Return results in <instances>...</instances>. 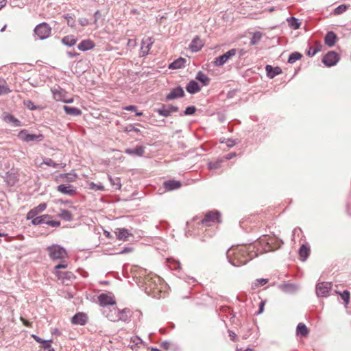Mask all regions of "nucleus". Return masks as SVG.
I'll list each match as a JSON object with an SVG mask.
<instances>
[{
	"label": "nucleus",
	"mask_w": 351,
	"mask_h": 351,
	"mask_svg": "<svg viewBox=\"0 0 351 351\" xmlns=\"http://www.w3.org/2000/svg\"><path fill=\"white\" fill-rule=\"evenodd\" d=\"M222 160H217L214 162H210L208 163V169L210 170H216L221 167Z\"/></svg>",
	"instance_id": "47"
},
{
	"label": "nucleus",
	"mask_w": 351,
	"mask_h": 351,
	"mask_svg": "<svg viewBox=\"0 0 351 351\" xmlns=\"http://www.w3.org/2000/svg\"><path fill=\"white\" fill-rule=\"evenodd\" d=\"M204 46V42L199 36H195L189 45V49L192 52H197Z\"/></svg>",
	"instance_id": "14"
},
{
	"label": "nucleus",
	"mask_w": 351,
	"mask_h": 351,
	"mask_svg": "<svg viewBox=\"0 0 351 351\" xmlns=\"http://www.w3.org/2000/svg\"><path fill=\"white\" fill-rule=\"evenodd\" d=\"M133 248L130 247H124L119 254H127L132 252Z\"/></svg>",
	"instance_id": "62"
},
{
	"label": "nucleus",
	"mask_w": 351,
	"mask_h": 351,
	"mask_svg": "<svg viewBox=\"0 0 351 351\" xmlns=\"http://www.w3.org/2000/svg\"><path fill=\"white\" fill-rule=\"evenodd\" d=\"M167 262L169 263V267L171 269L174 270H180V263L176 260H174L173 258H167Z\"/></svg>",
	"instance_id": "42"
},
{
	"label": "nucleus",
	"mask_w": 351,
	"mask_h": 351,
	"mask_svg": "<svg viewBox=\"0 0 351 351\" xmlns=\"http://www.w3.org/2000/svg\"><path fill=\"white\" fill-rule=\"evenodd\" d=\"M178 108L172 105L162 104L160 108L156 110L157 112L162 117H167L171 115L172 112H177Z\"/></svg>",
	"instance_id": "10"
},
{
	"label": "nucleus",
	"mask_w": 351,
	"mask_h": 351,
	"mask_svg": "<svg viewBox=\"0 0 351 351\" xmlns=\"http://www.w3.org/2000/svg\"><path fill=\"white\" fill-rule=\"evenodd\" d=\"M130 318V311L128 308H124L120 311L118 308V321H123L125 322H129Z\"/></svg>",
	"instance_id": "25"
},
{
	"label": "nucleus",
	"mask_w": 351,
	"mask_h": 351,
	"mask_svg": "<svg viewBox=\"0 0 351 351\" xmlns=\"http://www.w3.org/2000/svg\"><path fill=\"white\" fill-rule=\"evenodd\" d=\"M125 153L129 155H136L138 156H143L145 153V147L137 146L134 149H127Z\"/></svg>",
	"instance_id": "26"
},
{
	"label": "nucleus",
	"mask_w": 351,
	"mask_h": 351,
	"mask_svg": "<svg viewBox=\"0 0 351 351\" xmlns=\"http://www.w3.org/2000/svg\"><path fill=\"white\" fill-rule=\"evenodd\" d=\"M348 9V6L346 5L342 4L337 7L334 10V14L336 15L341 14L345 12Z\"/></svg>",
	"instance_id": "48"
},
{
	"label": "nucleus",
	"mask_w": 351,
	"mask_h": 351,
	"mask_svg": "<svg viewBox=\"0 0 351 351\" xmlns=\"http://www.w3.org/2000/svg\"><path fill=\"white\" fill-rule=\"evenodd\" d=\"M219 221L220 213L218 211H210L207 213L205 215V217L201 221L202 223L206 225V226H211V223L213 222Z\"/></svg>",
	"instance_id": "7"
},
{
	"label": "nucleus",
	"mask_w": 351,
	"mask_h": 351,
	"mask_svg": "<svg viewBox=\"0 0 351 351\" xmlns=\"http://www.w3.org/2000/svg\"><path fill=\"white\" fill-rule=\"evenodd\" d=\"M51 216L49 215H43L39 217H34V218H32V223L33 225H40L43 223H45V221L47 219H50Z\"/></svg>",
	"instance_id": "34"
},
{
	"label": "nucleus",
	"mask_w": 351,
	"mask_h": 351,
	"mask_svg": "<svg viewBox=\"0 0 351 351\" xmlns=\"http://www.w3.org/2000/svg\"><path fill=\"white\" fill-rule=\"evenodd\" d=\"M280 289L285 293H293L298 289L297 286L294 284L286 283L279 286Z\"/></svg>",
	"instance_id": "35"
},
{
	"label": "nucleus",
	"mask_w": 351,
	"mask_h": 351,
	"mask_svg": "<svg viewBox=\"0 0 351 351\" xmlns=\"http://www.w3.org/2000/svg\"><path fill=\"white\" fill-rule=\"evenodd\" d=\"M125 131H127V132H135L136 133H140L141 132V130L138 128L134 127L132 125H130L127 126L125 128Z\"/></svg>",
	"instance_id": "59"
},
{
	"label": "nucleus",
	"mask_w": 351,
	"mask_h": 351,
	"mask_svg": "<svg viewBox=\"0 0 351 351\" xmlns=\"http://www.w3.org/2000/svg\"><path fill=\"white\" fill-rule=\"evenodd\" d=\"M108 180L110 184L114 187L115 189H121V183L119 178H112L111 176H108Z\"/></svg>",
	"instance_id": "41"
},
{
	"label": "nucleus",
	"mask_w": 351,
	"mask_h": 351,
	"mask_svg": "<svg viewBox=\"0 0 351 351\" xmlns=\"http://www.w3.org/2000/svg\"><path fill=\"white\" fill-rule=\"evenodd\" d=\"M51 27L46 23H42L34 28V33L40 40L47 38L51 34Z\"/></svg>",
	"instance_id": "3"
},
{
	"label": "nucleus",
	"mask_w": 351,
	"mask_h": 351,
	"mask_svg": "<svg viewBox=\"0 0 351 351\" xmlns=\"http://www.w3.org/2000/svg\"><path fill=\"white\" fill-rule=\"evenodd\" d=\"M184 96V91L181 86H177L173 88L169 94L166 96L167 101H171L175 99L183 97Z\"/></svg>",
	"instance_id": "12"
},
{
	"label": "nucleus",
	"mask_w": 351,
	"mask_h": 351,
	"mask_svg": "<svg viewBox=\"0 0 351 351\" xmlns=\"http://www.w3.org/2000/svg\"><path fill=\"white\" fill-rule=\"evenodd\" d=\"M79 23L82 25V26H87L88 24H89V21L88 20V19L86 18H80L79 19Z\"/></svg>",
	"instance_id": "61"
},
{
	"label": "nucleus",
	"mask_w": 351,
	"mask_h": 351,
	"mask_svg": "<svg viewBox=\"0 0 351 351\" xmlns=\"http://www.w3.org/2000/svg\"><path fill=\"white\" fill-rule=\"evenodd\" d=\"M339 60V56L334 51L328 52L323 58L322 62L327 66H335Z\"/></svg>",
	"instance_id": "6"
},
{
	"label": "nucleus",
	"mask_w": 351,
	"mask_h": 351,
	"mask_svg": "<svg viewBox=\"0 0 351 351\" xmlns=\"http://www.w3.org/2000/svg\"><path fill=\"white\" fill-rule=\"evenodd\" d=\"M47 208L46 203H41L38 206L31 209L27 214V219L29 220L32 218L37 216L39 213L44 211Z\"/></svg>",
	"instance_id": "13"
},
{
	"label": "nucleus",
	"mask_w": 351,
	"mask_h": 351,
	"mask_svg": "<svg viewBox=\"0 0 351 351\" xmlns=\"http://www.w3.org/2000/svg\"><path fill=\"white\" fill-rule=\"evenodd\" d=\"M256 256L257 254L253 252L248 253L245 247L230 249L227 252V258L229 263L235 267L246 264Z\"/></svg>",
	"instance_id": "1"
},
{
	"label": "nucleus",
	"mask_w": 351,
	"mask_h": 351,
	"mask_svg": "<svg viewBox=\"0 0 351 351\" xmlns=\"http://www.w3.org/2000/svg\"><path fill=\"white\" fill-rule=\"evenodd\" d=\"M261 242H265L266 243V245H265V247L263 249L264 252H269V251L272 250V247L269 245V243L268 242L267 237H265L264 239H261Z\"/></svg>",
	"instance_id": "57"
},
{
	"label": "nucleus",
	"mask_w": 351,
	"mask_h": 351,
	"mask_svg": "<svg viewBox=\"0 0 351 351\" xmlns=\"http://www.w3.org/2000/svg\"><path fill=\"white\" fill-rule=\"evenodd\" d=\"M322 49V45H318L315 48L313 49L310 47L309 50L307 52V55L309 56H315L317 52H319Z\"/></svg>",
	"instance_id": "51"
},
{
	"label": "nucleus",
	"mask_w": 351,
	"mask_h": 351,
	"mask_svg": "<svg viewBox=\"0 0 351 351\" xmlns=\"http://www.w3.org/2000/svg\"><path fill=\"white\" fill-rule=\"evenodd\" d=\"M124 110L128 111H136V106L134 105L127 106L123 108Z\"/></svg>",
	"instance_id": "63"
},
{
	"label": "nucleus",
	"mask_w": 351,
	"mask_h": 351,
	"mask_svg": "<svg viewBox=\"0 0 351 351\" xmlns=\"http://www.w3.org/2000/svg\"><path fill=\"white\" fill-rule=\"evenodd\" d=\"M99 304L101 306H106L108 305H114L116 302L114 298L108 293H101L98 296Z\"/></svg>",
	"instance_id": "9"
},
{
	"label": "nucleus",
	"mask_w": 351,
	"mask_h": 351,
	"mask_svg": "<svg viewBox=\"0 0 351 351\" xmlns=\"http://www.w3.org/2000/svg\"><path fill=\"white\" fill-rule=\"evenodd\" d=\"M50 258L53 261L63 260L67 257L66 250L59 245H52L47 248Z\"/></svg>",
	"instance_id": "2"
},
{
	"label": "nucleus",
	"mask_w": 351,
	"mask_h": 351,
	"mask_svg": "<svg viewBox=\"0 0 351 351\" xmlns=\"http://www.w3.org/2000/svg\"><path fill=\"white\" fill-rule=\"evenodd\" d=\"M63 109L66 114L72 116H79L82 114L80 109L76 107H71L68 106H64Z\"/></svg>",
	"instance_id": "30"
},
{
	"label": "nucleus",
	"mask_w": 351,
	"mask_h": 351,
	"mask_svg": "<svg viewBox=\"0 0 351 351\" xmlns=\"http://www.w3.org/2000/svg\"><path fill=\"white\" fill-rule=\"evenodd\" d=\"M18 138L25 142L29 143L32 141L40 142L43 140V134H29L27 130H22L18 134Z\"/></svg>",
	"instance_id": "4"
},
{
	"label": "nucleus",
	"mask_w": 351,
	"mask_h": 351,
	"mask_svg": "<svg viewBox=\"0 0 351 351\" xmlns=\"http://www.w3.org/2000/svg\"><path fill=\"white\" fill-rule=\"evenodd\" d=\"M265 70L267 71V76L270 78H274L275 76L279 75L282 72V70L280 67H273L271 65H267Z\"/></svg>",
	"instance_id": "20"
},
{
	"label": "nucleus",
	"mask_w": 351,
	"mask_h": 351,
	"mask_svg": "<svg viewBox=\"0 0 351 351\" xmlns=\"http://www.w3.org/2000/svg\"><path fill=\"white\" fill-rule=\"evenodd\" d=\"M196 80L199 81L204 86L208 85L210 82V78L202 71L197 73Z\"/></svg>",
	"instance_id": "38"
},
{
	"label": "nucleus",
	"mask_w": 351,
	"mask_h": 351,
	"mask_svg": "<svg viewBox=\"0 0 351 351\" xmlns=\"http://www.w3.org/2000/svg\"><path fill=\"white\" fill-rule=\"evenodd\" d=\"M299 255L302 261H305L309 255L310 249L305 245H302L299 249Z\"/></svg>",
	"instance_id": "37"
},
{
	"label": "nucleus",
	"mask_w": 351,
	"mask_h": 351,
	"mask_svg": "<svg viewBox=\"0 0 351 351\" xmlns=\"http://www.w3.org/2000/svg\"><path fill=\"white\" fill-rule=\"evenodd\" d=\"M42 164H45V165H46L47 166L52 167L53 168H64L66 166L65 164L56 163L52 159H51L49 158H45L43 160Z\"/></svg>",
	"instance_id": "36"
},
{
	"label": "nucleus",
	"mask_w": 351,
	"mask_h": 351,
	"mask_svg": "<svg viewBox=\"0 0 351 351\" xmlns=\"http://www.w3.org/2000/svg\"><path fill=\"white\" fill-rule=\"evenodd\" d=\"M106 313V317L112 322H118V308L117 307H113L112 309L109 310L108 313L106 311H104Z\"/></svg>",
	"instance_id": "28"
},
{
	"label": "nucleus",
	"mask_w": 351,
	"mask_h": 351,
	"mask_svg": "<svg viewBox=\"0 0 351 351\" xmlns=\"http://www.w3.org/2000/svg\"><path fill=\"white\" fill-rule=\"evenodd\" d=\"M196 111V108L193 106L187 107L184 110V114L191 115L193 114Z\"/></svg>",
	"instance_id": "56"
},
{
	"label": "nucleus",
	"mask_w": 351,
	"mask_h": 351,
	"mask_svg": "<svg viewBox=\"0 0 351 351\" xmlns=\"http://www.w3.org/2000/svg\"><path fill=\"white\" fill-rule=\"evenodd\" d=\"M60 178H62L63 181L66 182H75L77 179V175L75 173H64L60 175Z\"/></svg>",
	"instance_id": "40"
},
{
	"label": "nucleus",
	"mask_w": 351,
	"mask_h": 351,
	"mask_svg": "<svg viewBox=\"0 0 351 351\" xmlns=\"http://www.w3.org/2000/svg\"><path fill=\"white\" fill-rule=\"evenodd\" d=\"M94 47V44L90 40H83L77 45V49L80 51H85Z\"/></svg>",
	"instance_id": "23"
},
{
	"label": "nucleus",
	"mask_w": 351,
	"mask_h": 351,
	"mask_svg": "<svg viewBox=\"0 0 351 351\" xmlns=\"http://www.w3.org/2000/svg\"><path fill=\"white\" fill-rule=\"evenodd\" d=\"M45 224L52 227H58L60 225V222L59 221L50 220L49 219H47L45 221Z\"/></svg>",
	"instance_id": "54"
},
{
	"label": "nucleus",
	"mask_w": 351,
	"mask_h": 351,
	"mask_svg": "<svg viewBox=\"0 0 351 351\" xmlns=\"http://www.w3.org/2000/svg\"><path fill=\"white\" fill-rule=\"evenodd\" d=\"M186 62V59H184L183 58H179L176 59V60H174L173 62H171L169 64V68L171 69H180L184 66Z\"/></svg>",
	"instance_id": "29"
},
{
	"label": "nucleus",
	"mask_w": 351,
	"mask_h": 351,
	"mask_svg": "<svg viewBox=\"0 0 351 351\" xmlns=\"http://www.w3.org/2000/svg\"><path fill=\"white\" fill-rule=\"evenodd\" d=\"M163 186L166 191H169L179 189L182 186V184L180 181L170 180L165 182Z\"/></svg>",
	"instance_id": "17"
},
{
	"label": "nucleus",
	"mask_w": 351,
	"mask_h": 351,
	"mask_svg": "<svg viewBox=\"0 0 351 351\" xmlns=\"http://www.w3.org/2000/svg\"><path fill=\"white\" fill-rule=\"evenodd\" d=\"M3 120L8 123H12L15 127L22 126L21 122L13 115L8 114L3 117Z\"/></svg>",
	"instance_id": "27"
},
{
	"label": "nucleus",
	"mask_w": 351,
	"mask_h": 351,
	"mask_svg": "<svg viewBox=\"0 0 351 351\" xmlns=\"http://www.w3.org/2000/svg\"><path fill=\"white\" fill-rule=\"evenodd\" d=\"M87 316L84 313H76L71 319V322L73 324L84 326L87 322Z\"/></svg>",
	"instance_id": "15"
},
{
	"label": "nucleus",
	"mask_w": 351,
	"mask_h": 351,
	"mask_svg": "<svg viewBox=\"0 0 351 351\" xmlns=\"http://www.w3.org/2000/svg\"><path fill=\"white\" fill-rule=\"evenodd\" d=\"M115 233L119 240L123 241H126L130 236H132V234L126 228H118Z\"/></svg>",
	"instance_id": "22"
},
{
	"label": "nucleus",
	"mask_w": 351,
	"mask_h": 351,
	"mask_svg": "<svg viewBox=\"0 0 351 351\" xmlns=\"http://www.w3.org/2000/svg\"><path fill=\"white\" fill-rule=\"evenodd\" d=\"M237 50L236 49H232L228 51L223 55L217 57L215 59L214 64L216 66H223L226 62L228 61L232 57L234 56L237 53Z\"/></svg>",
	"instance_id": "5"
},
{
	"label": "nucleus",
	"mask_w": 351,
	"mask_h": 351,
	"mask_svg": "<svg viewBox=\"0 0 351 351\" xmlns=\"http://www.w3.org/2000/svg\"><path fill=\"white\" fill-rule=\"evenodd\" d=\"M53 274L58 278V279L62 280L63 282L69 280L73 278V274L71 271H53Z\"/></svg>",
	"instance_id": "21"
},
{
	"label": "nucleus",
	"mask_w": 351,
	"mask_h": 351,
	"mask_svg": "<svg viewBox=\"0 0 351 351\" xmlns=\"http://www.w3.org/2000/svg\"><path fill=\"white\" fill-rule=\"evenodd\" d=\"M263 37V33L261 32H256L253 33L252 37L250 40V44L252 45H255L259 43Z\"/></svg>",
	"instance_id": "39"
},
{
	"label": "nucleus",
	"mask_w": 351,
	"mask_h": 351,
	"mask_svg": "<svg viewBox=\"0 0 351 351\" xmlns=\"http://www.w3.org/2000/svg\"><path fill=\"white\" fill-rule=\"evenodd\" d=\"M51 92L53 93V99L56 101H62L63 99H64V98L66 97V94H65V92L58 88H52L51 89Z\"/></svg>",
	"instance_id": "24"
},
{
	"label": "nucleus",
	"mask_w": 351,
	"mask_h": 351,
	"mask_svg": "<svg viewBox=\"0 0 351 351\" xmlns=\"http://www.w3.org/2000/svg\"><path fill=\"white\" fill-rule=\"evenodd\" d=\"M337 39V35L333 32H328L324 38V42L328 47H333Z\"/></svg>",
	"instance_id": "18"
},
{
	"label": "nucleus",
	"mask_w": 351,
	"mask_h": 351,
	"mask_svg": "<svg viewBox=\"0 0 351 351\" xmlns=\"http://www.w3.org/2000/svg\"><path fill=\"white\" fill-rule=\"evenodd\" d=\"M23 104L26 108L31 110H34L37 108L36 106L31 100H25Z\"/></svg>",
	"instance_id": "53"
},
{
	"label": "nucleus",
	"mask_w": 351,
	"mask_h": 351,
	"mask_svg": "<svg viewBox=\"0 0 351 351\" xmlns=\"http://www.w3.org/2000/svg\"><path fill=\"white\" fill-rule=\"evenodd\" d=\"M161 346L166 350H168L170 347V343L169 341H165L161 343Z\"/></svg>",
	"instance_id": "64"
},
{
	"label": "nucleus",
	"mask_w": 351,
	"mask_h": 351,
	"mask_svg": "<svg viewBox=\"0 0 351 351\" xmlns=\"http://www.w3.org/2000/svg\"><path fill=\"white\" fill-rule=\"evenodd\" d=\"M52 340H43L42 343V347L44 350H48L52 349L51 345L50 342H51Z\"/></svg>",
	"instance_id": "55"
},
{
	"label": "nucleus",
	"mask_w": 351,
	"mask_h": 351,
	"mask_svg": "<svg viewBox=\"0 0 351 351\" xmlns=\"http://www.w3.org/2000/svg\"><path fill=\"white\" fill-rule=\"evenodd\" d=\"M59 215L62 219L66 221H70L72 220V215L71 213L67 210H61Z\"/></svg>",
	"instance_id": "45"
},
{
	"label": "nucleus",
	"mask_w": 351,
	"mask_h": 351,
	"mask_svg": "<svg viewBox=\"0 0 351 351\" xmlns=\"http://www.w3.org/2000/svg\"><path fill=\"white\" fill-rule=\"evenodd\" d=\"M301 58H302V55L299 52L291 53L289 55V57L288 59V62L293 64V63L295 62L297 60H298L299 59H300Z\"/></svg>",
	"instance_id": "46"
},
{
	"label": "nucleus",
	"mask_w": 351,
	"mask_h": 351,
	"mask_svg": "<svg viewBox=\"0 0 351 351\" xmlns=\"http://www.w3.org/2000/svg\"><path fill=\"white\" fill-rule=\"evenodd\" d=\"M68 266V264L66 263V261H62L61 263L58 264L54 267V271H59L60 269H65Z\"/></svg>",
	"instance_id": "58"
},
{
	"label": "nucleus",
	"mask_w": 351,
	"mask_h": 351,
	"mask_svg": "<svg viewBox=\"0 0 351 351\" xmlns=\"http://www.w3.org/2000/svg\"><path fill=\"white\" fill-rule=\"evenodd\" d=\"M77 39L73 35L66 36L62 38V43L68 47H72L76 44Z\"/></svg>",
	"instance_id": "31"
},
{
	"label": "nucleus",
	"mask_w": 351,
	"mask_h": 351,
	"mask_svg": "<svg viewBox=\"0 0 351 351\" xmlns=\"http://www.w3.org/2000/svg\"><path fill=\"white\" fill-rule=\"evenodd\" d=\"M64 17L66 20L69 26L71 27L75 26V20L73 16H70L69 14H65Z\"/></svg>",
	"instance_id": "49"
},
{
	"label": "nucleus",
	"mask_w": 351,
	"mask_h": 351,
	"mask_svg": "<svg viewBox=\"0 0 351 351\" xmlns=\"http://www.w3.org/2000/svg\"><path fill=\"white\" fill-rule=\"evenodd\" d=\"M5 178L8 184L11 186L14 185L18 181V178L16 173L12 171L7 172Z\"/></svg>",
	"instance_id": "33"
},
{
	"label": "nucleus",
	"mask_w": 351,
	"mask_h": 351,
	"mask_svg": "<svg viewBox=\"0 0 351 351\" xmlns=\"http://www.w3.org/2000/svg\"><path fill=\"white\" fill-rule=\"evenodd\" d=\"M309 332V330L303 323H299L297 326L296 333L302 337H306Z\"/></svg>",
	"instance_id": "32"
},
{
	"label": "nucleus",
	"mask_w": 351,
	"mask_h": 351,
	"mask_svg": "<svg viewBox=\"0 0 351 351\" xmlns=\"http://www.w3.org/2000/svg\"><path fill=\"white\" fill-rule=\"evenodd\" d=\"M331 289L332 285L330 282H319L316 285V294L318 297H326Z\"/></svg>",
	"instance_id": "8"
},
{
	"label": "nucleus",
	"mask_w": 351,
	"mask_h": 351,
	"mask_svg": "<svg viewBox=\"0 0 351 351\" xmlns=\"http://www.w3.org/2000/svg\"><path fill=\"white\" fill-rule=\"evenodd\" d=\"M268 282V279L259 278L256 280V286H263Z\"/></svg>",
	"instance_id": "60"
},
{
	"label": "nucleus",
	"mask_w": 351,
	"mask_h": 351,
	"mask_svg": "<svg viewBox=\"0 0 351 351\" xmlns=\"http://www.w3.org/2000/svg\"><path fill=\"white\" fill-rule=\"evenodd\" d=\"M288 23L291 27H292L294 29H297L300 28V22L299 20L295 17H291L290 19H288Z\"/></svg>",
	"instance_id": "43"
},
{
	"label": "nucleus",
	"mask_w": 351,
	"mask_h": 351,
	"mask_svg": "<svg viewBox=\"0 0 351 351\" xmlns=\"http://www.w3.org/2000/svg\"><path fill=\"white\" fill-rule=\"evenodd\" d=\"M90 188L94 191H104L105 190V188L102 184H95L94 182H91L90 184Z\"/></svg>",
	"instance_id": "50"
},
{
	"label": "nucleus",
	"mask_w": 351,
	"mask_h": 351,
	"mask_svg": "<svg viewBox=\"0 0 351 351\" xmlns=\"http://www.w3.org/2000/svg\"><path fill=\"white\" fill-rule=\"evenodd\" d=\"M58 191L62 194L73 195L75 193V189L70 184H60L57 186Z\"/></svg>",
	"instance_id": "16"
},
{
	"label": "nucleus",
	"mask_w": 351,
	"mask_h": 351,
	"mask_svg": "<svg viewBox=\"0 0 351 351\" xmlns=\"http://www.w3.org/2000/svg\"><path fill=\"white\" fill-rule=\"evenodd\" d=\"M186 89L190 94H195L200 91V87L198 83L195 80L190 81L186 86Z\"/></svg>",
	"instance_id": "19"
},
{
	"label": "nucleus",
	"mask_w": 351,
	"mask_h": 351,
	"mask_svg": "<svg viewBox=\"0 0 351 351\" xmlns=\"http://www.w3.org/2000/svg\"><path fill=\"white\" fill-rule=\"evenodd\" d=\"M154 43V40L152 38L148 37L145 39H143L141 42V56H145L149 53V51Z\"/></svg>",
	"instance_id": "11"
},
{
	"label": "nucleus",
	"mask_w": 351,
	"mask_h": 351,
	"mask_svg": "<svg viewBox=\"0 0 351 351\" xmlns=\"http://www.w3.org/2000/svg\"><path fill=\"white\" fill-rule=\"evenodd\" d=\"M340 295L345 304H348L350 301V292L347 290H344Z\"/></svg>",
	"instance_id": "52"
},
{
	"label": "nucleus",
	"mask_w": 351,
	"mask_h": 351,
	"mask_svg": "<svg viewBox=\"0 0 351 351\" xmlns=\"http://www.w3.org/2000/svg\"><path fill=\"white\" fill-rule=\"evenodd\" d=\"M10 92V88L6 86L4 80L0 78V95H5Z\"/></svg>",
	"instance_id": "44"
}]
</instances>
